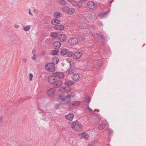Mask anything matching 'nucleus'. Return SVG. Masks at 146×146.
I'll return each instance as SVG.
<instances>
[{
  "label": "nucleus",
  "instance_id": "f257e3e1",
  "mask_svg": "<svg viewBox=\"0 0 146 146\" xmlns=\"http://www.w3.org/2000/svg\"><path fill=\"white\" fill-rule=\"evenodd\" d=\"M51 75H49L48 78V81L51 84H54L53 87L57 88L60 87L62 84V82L61 80H57Z\"/></svg>",
  "mask_w": 146,
  "mask_h": 146
},
{
  "label": "nucleus",
  "instance_id": "f03ea898",
  "mask_svg": "<svg viewBox=\"0 0 146 146\" xmlns=\"http://www.w3.org/2000/svg\"><path fill=\"white\" fill-rule=\"evenodd\" d=\"M71 127L76 131L81 130L82 129L81 123L77 121H74L71 125Z\"/></svg>",
  "mask_w": 146,
  "mask_h": 146
},
{
  "label": "nucleus",
  "instance_id": "7ed1b4c3",
  "mask_svg": "<svg viewBox=\"0 0 146 146\" xmlns=\"http://www.w3.org/2000/svg\"><path fill=\"white\" fill-rule=\"evenodd\" d=\"M85 14L89 21H93L95 18V13L92 11H87Z\"/></svg>",
  "mask_w": 146,
  "mask_h": 146
},
{
  "label": "nucleus",
  "instance_id": "20e7f679",
  "mask_svg": "<svg viewBox=\"0 0 146 146\" xmlns=\"http://www.w3.org/2000/svg\"><path fill=\"white\" fill-rule=\"evenodd\" d=\"M55 64H53L52 63H48L45 65L46 69L48 72H54L55 70Z\"/></svg>",
  "mask_w": 146,
  "mask_h": 146
},
{
  "label": "nucleus",
  "instance_id": "39448f33",
  "mask_svg": "<svg viewBox=\"0 0 146 146\" xmlns=\"http://www.w3.org/2000/svg\"><path fill=\"white\" fill-rule=\"evenodd\" d=\"M93 35L94 37H96L97 39L101 41H105L106 40L105 35L101 33H94Z\"/></svg>",
  "mask_w": 146,
  "mask_h": 146
},
{
  "label": "nucleus",
  "instance_id": "423d86ee",
  "mask_svg": "<svg viewBox=\"0 0 146 146\" xmlns=\"http://www.w3.org/2000/svg\"><path fill=\"white\" fill-rule=\"evenodd\" d=\"M51 75L53 77L54 76V78L56 79L58 78L59 79L63 78L64 77V74L62 72H56L53 73L52 75Z\"/></svg>",
  "mask_w": 146,
  "mask_h": 146
},
{
  "label": "nucleus",
  "instance_id": "0eeeda50",
  "mask_svg": "<svg viewBox=\"0 0 146 146\" xmlns=\"http://www.w3.org/2000/svg\"><path fill=\"white\" fill-rule=\"evenodd\" d=\"M58 38L60 40V41L61 42H64L66 40V36L61 31H60L58 33Z\"/></svg>",
  "mask_w": 146,
  "mask_h": 146
},
{
  "label": "nucleus",
  "instance_id": "6e6552de",
  "mask_svg": "<svg viewBox=\"0 0 146 146\" xmlns=\"http://www.w3.org/2000/svg\"><path fill=\"white\" fill-rule=\"evenodd\" d=\"M97 5L93 1L88 2L87 3V7L90 9H94V8H97Z\"/></svg>",
  "mask_w": 146,
  "mask_h": 146
},
{
  "label": "nucleus",
  "instance_id": "1a4fd4ad",
  "mask_svg": "<svg viewBox=\"0 0 146 146\" xmlns=\"http://www.w3.org/2000/svg\"><path fill=\"white\" fill-rule=\"evenodd\" d=\"M75 96V93L74 92L70 93V94H68L66 96V104H67L69 102L70 100V98H73Z\"/></svg>",
  "mask_w": 146,
  "mask_h": 146
},
{
  "label": "nucleus",
  "instance_id": "9d476101",
  "mask_svg": "<svg viewBox=\"0 0 146 146\" xmlns=\"http://www.w3.org/2000/svg\"><path fill=\"white\" fill-rule=\"evenodd\" d=\"M82 54L79 52H76L74 53L73 57L74 59H79L82 56Z\"/></svg>",
  "mask_w": 146,
  "mask_h": 146
},
{
  "label": "nucleus",
  "instance_id": "9b49d317",
  "mask_svg": "<svg viewBox=\"0 0 146 146\" xmlns=\"http://www.w3.org/2000/svg\"><path fill=\"white\" fill-rule=\"evenodd\" d=\"M93 115V121L94 122L98 123L100 119V115L97 114L96 113H94Z\"/></svg>",
  "mask_w": 146,
  "mask_h": 146
},
{
  "label": "nucleus",
  "instance_id": "f8f14e48",
  "mask_svg": "<svg viewBox=\"0 0 146 146\" xmlns=\"http://www.w3.org/2000/svg\"><path fill=\"white\" fill-rule=\"evenodd\" d=\"M102 62L101 60H99L95 62L94 66L97 69H99L102 66Z\"/></svg>",
  "mask_w": 146,
  "mask_h": 146
},
{
  "label": "nucleus",
  "instance_id": "ddd939ff",
  "mask_svg": "<svg viewBox=\"0 0 146 146\" xmlns=\"http://www.w3.org/2000/svg\"><path fill=\"white\" fill-rule=\"evenodd\" d=\"M53 28L55 30L62 31L64 29V27L62 25H58L54 26Z\"/></svg>",
  "mask_w": 146,
  "mask_h": 146
},
{
  "label": "nucleus",
  "instance_id": "4468645a",
  "mask_svg": "<svg viewBox=\"0 0 146 146\" xmlns=\"http://www.w3.org/2000/svg\"><path fill=\"white\" fill-rule=\"evenodd\" d=\"M71 4L72 5L78 8H80L82 6V3L78 1H74Z\"/></svg>",
  "mask_w": 146,
  "mask_h": 146
},
{
  "label": "nucleus",
  "instance_id": "2eb2a0df",
  "mask_svg": "<svg viewBox=\"0 0 146 146\" xmlns=\"http://www.w3.org/2000/svg\"><path fill=\"white\" fill-rule=\"evenodd\" d=\"M78 42V40L76 38H70L68 41V43L69 44H75Z\"/></svg>",
  "mask_w": 146,
  "mask_h": 146
},
{
  "label": "nucleus",
  "instance_id": "dca6fc26",
  "mask_svg": "<svg viewBox=\"0 0 146 146\" xmlns=\"http://www.w3.org/2000/svg\"><path fill=\"white\" fill-rule=\"evenodd\" d=\"M61 45V43L59 41L55 42L52 44L53 47L56 49L59 48Z\"/></svg>",
  "mask_w": 146,
  "mask_h": 146
},
{
  "label": "nucleus",
  "instance_id": "f3484780",
  "mask_svg": "<svg viewBox=\"0 0 146 146\" xmlns=\"http://www.w3.org/2000/svg\"><path fill=\"white\" fill-rule=\"evenodd\" d=\"M74 115L73 113H69L65 116L66 118L70 121H72L74 117Z\"/></svg>",
  "mask_w": 146,
  "mask_h": 146
},
{
  "label": "nucleus",
  "instance_id": "a211bd4d",
  "mask_svg": "<svg viewBox=\"0 0 146 146\" xmlns=\"http://www.w3.org/2000/svg\"><path fill=\"white\" fill-rule=\"evenodd\" d=\"M74 82H72L71 81L67 80H66L65 82L64 83L65 85L67 86H70L74 84Z\"/></svg>",
  "mask_w": 146,
  "mask_h": 146
},
{
  "label": "nucleus",
  "instance_id": "6ab92c4d",
  "mask_svg": "<svg viewBox=\"0 0 146 146\" xmlns=\"http://www.w3.org/2000/svg\"><path fill=\"white\" fill-rule=\"evenodd\" d=\"M51 23L53 25H56L60 23V20L56 18L53 19L51 20Z\"/></svg>",
  "mask_w": 146,
  "mask_h": 146
},
{
  "label": "nucleus",
  "instance_id": "aec40b11",
  "mask_svg": "<svg viewBox=\"0 0 146 146\" xmlns=\"http://www.w3.org/2000/svg\"><path fill=\"white\" fill-rule=\"evenodd\" d=\"M59 61V59L58 57L54 56L52 58V63L54 64H57Z\"/></svg>",
  "mask_w": 146,
  "mask_h": 146
},
{
  "label": "nucleus",
  "instance_id": "412c9836",
  "mask_svg": "<svg viewBox=\"0 0 146 146\" xmlns=\"http://www.w3.org/2000/svg\"><path fill=\"white\" fill-rule=\"evenodd\" d=\"M80 104V101H75L74 103H72L71 105L69 104L68 107V108L69 109H71L72 108L71 106H78Z\"/></svg>",
  "mask_w": 146,
  "mask_h": 146
},
{
  "label": "nucleus",
  "instance_id": "4be33fe9",
  "mask_svg": "<svg viewBox=\"0 0 146 146\" xmlns=\"http://www.w3.org/2000/svg\"><path fill=\"white\" fill-rule=\"evenodd\" d=\"M68 50L66 48H63L60 52V54L61 56H64L66 55Z\"/></svg>",
  "mask_w": 146,
  "mask_h": 146
},
{
  "label": "nucleus",
  "instance_id": "5701e85b",
  "mask_svg": "<svg viewBox=\"0 0 146 146\" xmlns=\"http://www.w3.org/2000/svg\"><path fill=\"white\" fill-rule=\"evenodd\" d=\"M110 11V10H109L108 11L104 12L103 13L99 14V17L100 18H102L106 17V15L109 13Z\"/></svg>",
  "mask_w": 146,
  "mask_h": 146
},
{
  "label": "nucleus",
  "instance_id": "b1692460",
  "mask_svg": "<svg viewBox=\"0 0 146 146\" xmlns=\"http://www.w3.org/2000/svg\"><path fill=\"white\" fill-rule=\"evenodd\" d=\"M59 98L60 99L63 101H64L66 100L65 103L66 104V96H65L63 94H60L59 95Z\"/></svg>",
  "mask_w": 146,
  "mask_h": 146
},
{
  "label": "nucleus",
  "instance_id": "393cba45",
  "mask_svg": "<svg viewBox=\"0 0 146 146\" xmlns=\"http://www.w3.org/2000/svg\"><path fill=\"white\" fill-rule=\"evenodd\" d=\"M53 15L56 18H59L62 16V14L58 12H55L53 14Z\"/></svg>",
  "mask_w": 146,
  "mask_h": 146
},
{
  "label": "nucleus",
  "instance_id": "a878e982",
  "mask_svg": "<svg viewBox=\"0 0 146 146\" xmlns=\"http://www.w3.org/2000/svg\"><path fill=\"white\" fill-rule=\"evenodd\" d=\"M64 11L69 14H71L75 12V10H63Z\"/></svg>",
  "mask_w": 146,
  "mask_h": 146
},
{
  "label": "nucleus",
  "instance_id": "bb28decb",
  "mask_svg": "<svg viewBox=\"0 0 146 146\" xmlns=\"http://www.w3.org/2000/svg\"><path fill=\"white\" fill-rule=\"evenodd\" d=\"M58 33L57 32H52L51 33V36L54 38H58Z\"/></svg>",
  "mask_w": 146,
  "mask_h": 146
},
{
  "label": "nucleus",
  "instance_id": "cd10ccee",
  "mask_svg": "<svg viewBox=\"0 0 146 146\" xmlns=\"http://www.w3.org/2000/svg\"><path fill=\"white\" fill-rule=\"evenodd\" d=\"M54 91L52 88L51 89L47 92L48 94L50 96H52L54 94Z\"/></svg>",
  "mask_w": 146,
  "mask_h": 146
},
{
  "label": "nucleus",
  "instance_id": "c85d7f7f",
  "mask_svg": "<svg viewBox=\"0 0 146 146\" xmlns=\"http://www.w3.org/2000/svg\"><path fill=\"white\" fill-rule=\"evenodd\" d=\"M80 78V76L78 74H74L73 77V80L75 81H78Z\"/></svg>",
  "mask_w": 146,
  "mask_h": 146
},
{
  "label": "nucleus",
  "instance_id": "c756f323",
  "mask_svg": "<svg viewBox=\"0 0 146 146\" xmlns=\"http://www.w3.org/2000/svg\"><path fill=\"white\" fill-rule=\"evenodd\" d=\"M59 52L58 50H52L51 51L50 54L52 55H56Z\"/></svg>",
  "mask_w": 146,
  "mask_h": 146
},
{
  "label": "nucleus",
  "instance_id": "7c9ffc66",
  "mask_svg": "<svg viewBox=\"0 0 146 146\" xmlns=\"http://www.w3.org/2000/svg\"><path fill=\"white\" fill-rule=\"evenodd\" d=\"M81 137L82 138H85L86 139H88V135L86 133H82L81 135Z\"/></svg>",
  "mask_w": 146,
  "mask_h": 146
},
{
  "label": "nucleus",
  "instance_id": "2f4dec72",
  "mask_svg": "<svg viewBox=\"0 0 146 146\" xmlns=\"http://www.w3.org/2000/svg\"><path fill=\"white\" fill-rule=\"evenodd\" d=\"M74 71V70L72 68H70V69L66 71V74H72Z\"/></svg>",
  "mask_w": 146,
  "mask_h": 146
},
{
  "label": "nucleus",
  "instance_id": "473e14b6",
  "mask_svg": "<svg viewBox=\"0 0 146 146\" xmlns=\"http://www.w3.org/2000/svg\"><path fill=\"white\" fill-rule=\"evenodd\" d=\"M73 53L72 51H69L68 50V52L67 53L66 55L68 57H71L72 55H73Z\"/></svg>",
  "mask_w": 146,
  "mask_h": 146
},
{
  "label": "nucleus",
  "instance_id": "72a5a7b5",
  "mask_svg": "<svg viewBox=\"0 0 146 146\" xmlns=\"http://www.w3.org/2000/svg\"><path fill=\"white\" fill-rule=\"evenodd\" d=\"M67 61L70 64V66L71 67L72 66L71 65V64H73L74 62L72 61V60L70 58H68L66 59Z\"/></svg>",
  "mask_w": 146,
  "mask_h": 146
},
{
  "label": "nucleus",
  "instance_id": "f704fd0d",
  "mask_svg": "<svg viewBox=\"0 0 146 146\" xmlns=\"http://www.w3.org/2000/svg\"><path fill=\"white\" fill-rule=\"evenodd\" d=\"M105 127V126L103 124H100L99 125L98 127V129L100 130H102L103 129H104Z\"/></svg>",
  "mask_w": 146,
  "mask_h": 146
},
{
  "label": "nucleus",
  "instance_id": "c9c22d12",
  "mask_svg": "<svg viewBox=\"0 0 146 146\" xmlns=\"http://www.w3.org/2000/svg\"><path fill=\"white\" fill-rule=\"evenodd\" d=\"M66 2L65 0H60V4L61 5H64L66 4Z\"/></svg>",
  "mask_w": 146,
  "mask_h": 146
},
{
  "label": "nucleus",
  "instance_id": "e433bc0d",
  "mask_svg": "<svg viewBox=\"0 0 146 146\" xmlns=\"http://www.w3.org/2000/svg\"><path fill=\"white\" fill-rule=\"evenodd\" d=\"M30 27L29 25L27 26L26 27H24L23 29L25 31H28L30 29Z\"/></svg>",
  "mask_w": 146,
  "mask_h": 146
},
{
  "label": "nucleus",
  "instance_id": "4c0bfd02",
  "mask_svg": "<svg viewBox=\"0 0 146 146\" xmlns=\"http://www.w3.org/2000/svg\"><path fill=\"white\" fill-rule=\"evenodd\" d=\"M85 99L86 100L87 102L89 103L90 102L91 99L90 97H88L87 98L86 96Z\"/></svg>",
  "mask_w": 146,
  "mask_h": 146
},
{
  "label": "nucleus",
  "instance_id": "58836bf2",
  "mask_svg": "<svg viewBox=\"0 0 146 146\" xmlns=\"http://www.w3.org/2000/svg\"><path fill=\"white\" fill-rule=\"evenodd\" d=\"M107 133L108 135H111V134L113 133V131L112 130L110 129H109L108 130Z\"/></svg>",
  "mask_w": 146,
  "mask_h": 146
},
{
  "label": "nucleus",
  "instance_id": "ea45409f",
  "mask_svg": "<svg viewBox=\"0 0 146 146\" xmlns=\"http://www.w3.org/2000/svg\"><path fill=\"white\" fill-rule=\"evenodd\" d=\"M61 105V104H56L55 105V107L56 109H58L60 108V107Z\"/></svg>",
  "mask_w": 146,
  "mask_h": 146
},
{
  "label": "nucleus",
  "instance_id": "a19ab883",
  "mask_svg": "<svg viewBox=\"0 0 146 146\" xmlns=\"http://www.w3.org/2000/svg\"><path fill=\"white\" fill-rule=\"evenodd\" d=\"M66 87H62L60 88V90L61 92H65V90Z\"/></svg>",
  "mask_w": 146,
  "mask_h": 146
},
{
  "label": "nucleus",
  "instance_id": "79ce46f5",
  "mask_svg": "<svg viewBox=\"0 0 146 146\" xmlns=\"http://www.w3.org/2000/svg\"><path fill=\"white\" fill-rule=\"evenodd\" d=\"M70 91V89L68 87H66L65 90V92L66 93H67L69 92Z\"/></svg>",
  "mask_w": 146,
  "mask_h": 146
},
{
  "label": "nucleus",
  "instance_id": "37998d69",
  "mask_svg": "<svg viewBox=\"0 0 146 146\" xmlns=\"http://www.w3.org/2000/svg\"><path fill=\"white\" fill-rule=\"evenodd\" d=\"M32 12L36 14L38 13V10H32Z\"/></svg>",
  "mask_w": 146,
  "mask_h": 146
},
{
  "label": "nucleus",
  "instance_id": "c03bdc74",
  "mask_svg": "<svg viewBox=\"0 0 146 146\" xmlns=\"http://www.w3.org/2000/svg\"><path fill=\"white\" fill-rule=\"evenodd\" d=\"M29 80L30 81H31L32 80V78L33 77V74H31L30 73L29 75Z\"/></svg>",
  "mask_w": 146,
  "mask_h": 146
},
{
  "label": "nucleus",
  "instance_id": "a18cd8bd",
  "mask_svg": "<svg viewBox=\"0 0 146 146\" xmlns=\"http://www.w3.org/2000/svg\"><path fill=\"white\" fill-rule=\"evenodd\" d=\"M85 40V38L84 36H81V40L82 41H84Z\"/></svg>",
  "mask_w": 146,
  "mask_h": 146
},
{
  "label": "nucleus",
  "instance_id": "49530a36",
  "mask_svg": "<svg viewBox=\"0 0 146 146\" xmlns=\"http://www.w3.org/2000/svg\"><path fill=\"white\" fill-rule=\"evenodd\" d=\"M32 52H33V54L34 55V56H35V57H36V55L35 54V49H33V50Z\"/></svg>",
  "mask_w": 146,
  "mask_h": 146
},
{
  "label": "nucleus",
  "instance_id": "de8ad7c7",
  "mask_svg": "<svg viewBox=\"0 0 146 146\" xmlns=\"http://www.w3.org/2000/svg\"><path fill=\"white\" fill-rule=\"evenodd\" d=\"M46 53V51H43L42 52L41 54L42 55H45Z\"/></svg>",
  "mask_w": 146,
  "mask_h": 146
},
{
  "label": "nucleus",
  "instance_id": "09e8293b",
  "mask_svg": "<svg viewBox=\"0 0 146 146\" xmlns=\"http://www.w3.org/2000/svg\"><path fill=\"white\" fill-rule=\"evenodd\" d=\"M64 8L65 9H73V8H69L68 6H66L64 7Z\"/></svg>",
  "mask_w": 146,
  "mask_h": 146
},
{
  "label": "nucleus",
  "instance_id": "8fccbe9b",
  "mask_svg": "<svg viewBox=\"0 0 146 146\" xmlns=\"http://www.w3.org/2000/svg\"><path fill=\"white\" fill-rule=\"evenodd\" d=\"M2 117H0V124L2 123Z\"/></svg>",
  "mask_w": 146,
  "mask_h": 146
},
{
  "label": "nucleus",
  "instance_id": "3c124183",
  "mask_svg": "<svg viewBox=\"0 0 146 146\" xmlns=\"http://www.w3.org/2000/svg\"><path fill=\"white\" fill-rule=\"evenodd\" d=\"M31 10H29V14L30 15H31L33 16V14L32 13V12L31 11Z\"/></svg>",
  "mask_w": 146,
  "mask_h": 146
},
{
  "label": "nucleus",
  "instance_id": "603ef678",
  "mask_svg": "<svg viewBox=\"0 0 146 146\" xmlns=\"http://www.w3.org/2000/svg\"><path fill=\"white\" fill-rule=\"evenodd\" d=\"M36 57H35V56H34V55H33V56L32 57V59L33 60H36Z\"/></svg>",
  "mask_w": 146,
  "mask_h": 146
},
{
  "label": "nucleus",
  "instance_id": "864d4df0",
  "mask_svg": "<svg viewBox=\"0 0 146 146\" xmlns=\"http://www.w3.org/2000/svg\"><path fill=\"white\" fill-rule=\"evenodd\" d=\"M69 2H70L71 3V4L72 3V2H73L74 0H67Z\"/></svg>",
  "mask_w": 146,
  "mask_h": 146
},
{
  "label": "nucleus",
  "instance_id": "5fc2aeb1",
  "mask_svg": "<svg viewBox=\"0 0 146 146\" xmlns=\"http://www.w3.org/2000/svg\"><path fill=\"white\" fill-rule=\"evenodd\" d=\"M15 27L16 28H18L19 27V26L15 24Z\"/></svg>",
  "mask_w": 146,
  "mask_h": 146
},
{
  "label": "nucleus",
  "instance_id": "6e6d98bb",
  "mask_svg": "<svg viewBox=\"0 0 146 146\" xmlns=\"http://www.w3.org/2000/svg\"><path fill=\"white\" fill-rule=\"evenodd\" d=\"M88 110L90 111H92V110L89 107H88Z\"/></svg>",
  "mask_w": 146,
  "mask_h": 146
},
{
  "label": "nucleus",
  "instance_id": "4d7b16f0",
  "mask_svg": "<svg viewBox=\"0 0 146 146\" xmlns=\"http://www.w3.org/2000/svg\"><path fill=\"white\" fill-rule=\"evenodd\" d=\"M23 60L24 61L25 63H26L27 61V59H23Z\"/></svg>",
  "mask_w": 146,
  "mask_h": 146
},
{
  "label": "nucleus",
  "instance_id": "13d9d810",
  "mask_svg": "<svg viewBox=\"0 0 146 146\" xmlns=\"http://www.w3.org/2000/svg\"><path fill=\"white\" fill-rule=\"evenodd\" d=\"M113 1L114 0H110L109 1L110 2V3H111L113 2Z\"/></svg>",
  "mask_w": 146,
  "mask_h": 146
},
{
  "label": "nucleus",
  "instance_id": "bf43d9fd",
  "mask_svg": "<svg viewBox=\"0 0 146 146\" xmlns=\"http://www.w3.org/2000/svg\"><path fill=\"white\" fill-rule=\"evenodd\" d=\"M95 111H98L99 112V110H96V109H95Z\"/></svg>",
  "mask_w": 146,
  "mask_h": 146
},
{
  "label": "nucleus",
  "instance_id": "052dcab7",
  "mask_svg": "<svg viewBox=\"0 0 146 146\" xmlns=\"http://www.w3.org/2000/svg\"><path fill=\"white\" fill-rule=\"evenodd\" d=\"M81 1H86V0H81Z\"/></svg>",
  "mask_w": 146,
  "mask_h": 146
},
{
  "label": "nucleus",
  "instance_id": "680f3d73",
  "mask_svg": "<svg viewBox=\"0 0 146 146\" xmlns=\"http://www.w3.org/2000/svg\"><path fill=\"white\" fill-rule=\"evenodd\" d=\"M62 9H63V8H62Z\"/></svg>",
  "mask_w": 146,
  "mask_h": 146
}]
</instances>
